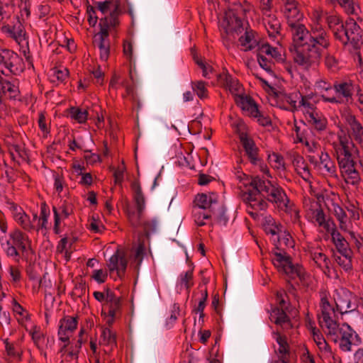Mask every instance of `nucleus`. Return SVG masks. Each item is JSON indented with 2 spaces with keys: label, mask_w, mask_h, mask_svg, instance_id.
Segmentation results:
<instances>
[{
  "label": "nucleus",
  "mask_w": 363,
  "mask_h": 363,
  "mask_svg": "<svg viewBox=\"0 0 363 363\" xmlns=\"http://www.w3.org/2000/svg\"><path fill=\"white\" fill-rule=\"evenodd\" d=\"M81 347L82 341L78 340L74 347L65 355V360L61 363H77L78 354Z\"/></svg>",
  "instance_id": "obj_56"
},
{
  "label": "nucleus",
  "mask_w": 363,
  "mask_h": 363,
  "mask_svg": "<svg viewBox=\"0 0 363 363\" xmlns=\"http://www.w3.org/2000/svg\"><path fill=\"white\" fill-rule=\"evenodd\" d=\"M77 318L65 316L60 320L58 336L59 340L63 342H68L72 333L77 329Z\"/></svg>",
  "instance_id": "obj_23"
},
{
  "label": "nucleus",
  "mask_w": 363,
  "mask_h": 363,
  "mask_svg": "<svg viewBox=\"0 0 363 363\" xmlns=\"http://www.w3.org/2000/svg\"><path fill=\"white\" fill-rule=\"evenodd\" d=\"M272 262L279 272L284 273L291 278L298 277L301 280L305 279L304 269L299 265H293L290 257L284 250H274L272 255Z\"/></svg>",
  "instance_id": "obj_9"
},
{
  "label": "nucleus",
  "mask_w": 363,
  "mask_h": 363,
  "mask_svg": "<svg viewBox=\"0 0 363 363\" xmlns=\"http://www.w3.org/2000/svg\"><path fill=\"white\" fill-rule=\"evenodd\" d=\"M268 161L271 167L278 171H284L285 169V162L284 157L275 152L269 155Z\"/></svg>",
  "instance_id": "obj_54"
},
{
  "label": "nucleus",
  "mask_w": 363,
  "mask_h": 363,
  "mask_svg": "<svg viewBox=\"0 0 363 363\" xmlns=\"http://www.w3.org/2000/svg\"><path fill=\"white\" fill-rule=\"evenodd\" d=\"M285 296L286 294L284 291L277 292L276 302L278 306L272 309L269 313L271 322L276 324L284 331H286L292 328L291 319L286 314L288 303L285 301Z\"/></svg>",
  "instance_id": "obj_11"
},
{
  "label": "nucleus",
  "mask_w": 363,
  "mask_h": 363,
  "mask_svg": "<svg viewBox=\"0 0 363 363\" xmlns=\"http://www.w3.org/2000/svg\"><path fill=\"white\" fill-rule=\"evenodd\" d=\"M299 128L296 126V137L298 142L303 143L306 147L308 151L311 153H317V155L321 154V152H323L321 150V146L319 143L313 140H309L298 133Z\"/></svg>",
  "instance_id": "obj_45"
},
{
  "label": "nucleus",
  "mask_w": 363,
  "mask_h": 363,
  "mask_svg": "<svg viewBox=\"0 0 363 363\" xmlns=\"http://www.w3.org/2000/svg\"><path fill=\"white\" fill-rule=\"evenodd\" d=\"M325 65L331 72H335L340 68V62L333 55L328 54L325 57Z\"/></svg>",
  "instance_id": "obj_60"
},
{
  "label": "nucleus",
  "mask_w": 363,
  "mask_h": 363,
  "mask_svg": "<svg viewBox=\"0 0 363 363\" xmlns=\"http://www.w3.org/2000/svg\"><path fill=\"white\" fill-rule=\"evenodd\" d=\"M18 94V87L0 76V99L5 96L11 99H16Z\"/></svg>",
  "instance_id": "obj_35"
},
{
  "label": "nucleus",
  "mask_w": 363,
  "mask_h": 363,
  "mask_svg": "<svg viewBox=\"0 0 363 363\" xmlns=\"http://www.w3.org/2000/svg\"><path fill=\"white\" fill-rule=\"evenodd\" d=\"M250 184L262 191L264 196H266L269 202L274 203L279 209L286 208L289 199L280 186L259 177H254Z\"/></svg>",
  "instance_id": "obj_7"
},
{
  "label": "nucleus",
  "mask_w": 363,
  "mask_h": 363,
  "mask_svg": "<svg viewBox=\"0 0 363 363\" xmlns=\"http://www.w3.org/2000/svg\"><path fill=\"white\" fill-rule=\"evenodd\" d=\"M106 307L108 308V318L106 320L107 324L112 325L114 319L120 313L121 308V299L119 296L115 295L113 292L108 290V296L106 298Z\"/></svg>",
  "instance_id": "obj_28"
},
{
  "label": "nucleus",
  "mask_w": 363,
  "mask_h": 363,
  "mask_svg": "<svg viewBox=\"0 0 363 363\" xmlns=\"http://www.w3.org/2000/svg\"><path fill=\"white\" fill-rule=\"evenodd\" d=\"M145 247L143 243H139L132 247L130 251L125 252L126 257L128 255L131 264H133L135 267H138L145 255Z\"/></svg>",
  "instance_id": "obj_38"
},
{
  "label": "nucleus",
  "mask_w": 363,
  "mask_h": 363,
  "mask_svg": "<svg viewBox=\"0 0 363 363\" xmlns=\"http://www.w3.org/2000/svg\"><path fill=\"white\" fill-rule=\"evenodd\" d=\"M331 211L336 219L339 222L340 228L345 232H352L350 230L352 224L351 220L346 214L344 209L338 204L333 203Z\"/></svg>",
  "instance_id": "obj_31"
},
{
  "label": "nucleus",
  "mask_w": 363,
  "mask_h": 363,
  "mask_svg": "<svg viewBox=\"0 0 363 363\" xmlns=\"http://www.w3.org/2000/svg\"><path fill=\"white\" fill-rule=\"evenodd\" d=\"M315 94L313 92L302 95L299 99L298 111L303 113L304 116L318 110L316 107Z\"/></svg>",
  "instance_id": "obj_32"
},
{
  "label": "nucleus",
  "mask_w": 363,
  "mask_h": 363,
  "mask_svg": "<svg viewBox=\"0 0 363 363\" xmlns=\"http://www.w3.org/2000/svg\"><path fill=\"white\" fill-rule=\"evenodd\" d=\"M13 311L21 325L25 324L29 320L28 313L15 300H13Z\"/></svg>",
  "instance_id": "obj_52"
},
{
  "label": "nucleus",
  "mask_w": 363,
  "mask_h": 363,
  "mask_svg": "<svg viewBox=\"0 0 363 363\" xmlns=\"http://www.w3.org/2000/svg\"><path fill=\"white\" fill-rule=\"evenodd\" d=\"M306 208V218L315 223L320 228H322L325 232L330 231L335 225L332 219L328 218L319 203L313 201H306L304 202Z\"/></svg>",
  "instance_id": "obj_12"
},
{
  "label": "nucleus",
  "mask_w": 363,
  "mask_h": 363,
  "mask_svg": "<svg viewBox=\"0 0 363 363\" xmlns=\"http://www.w3.org/2000/svg\"><path fill=\"white\" fill-rule=\"evenodd\" d=\"M239 138L245 152L250 162L254 164H258L259 162V149L254 140L245 133H240Z\"/></svg>",
  "instance_id": "obj_26"
},
{
  "label": "nucleus",
  "mask_w": 363,
  "mask_h": 363,
  "mask_svg": "<svg viewBox=\"0 0 363 363\" xmlns=\"http://www.w3.org/2000/svg\"><path fill=\"white\" fill-rule=\"evenodd\" d=\"M99 345L110 347L111 349L116 346V333L108 328H102L99 338Z\"/></svg>",
  "instance_id": "obj_44"
},
{
  "label": "nucleus",
  "mask_w": 363,
  "mask_h": 363,
  "mask_svg": "<svg viewBox=\"0 0 363 363\" xmlns=\"http://www.w3.org/2000/svg\"><path fill=\"white\" fill-rule=\"evenodd\" d=\"M354 86L351 82H341L333 84L331 94L323 96V101L332 104H348L353 101Z\"/></svg>",
  "instance_id": "obj_10"
},
{
  "label": "nucleus",
  "mask_w": 363,
  "mask_h": 363,
  "mask_svg": "<svg viewBox=\"0 0 363 363\" xmlns=\"http://www.w3.org/2000/svg\"><path fill=\"white\" fill-rule=\"evenodd\" d=\"M306 251L313 259L314 263L324 272L329 271L330 261L329 258L323 253V250L318 247V244H308L306 247Z\"/></svg>",
  "instance_id": "obj_22"
},
{
  "label": "nucleus",
  "mask_w": 363,
  "mask_h": 363,
  "mask_svg": "<svg viewBox=\"0 0 363 363\" xmlns=\"http://www.w3.org/2000/svg\"><path fill=\"white\" fill-rule=\"evenodd\" d=\"M218 82L220 86L228 90L234 96V100L238 96H242V87L238 80L228 73H223L218 76Z\"/></svg>",
  "instance_id": "obj_24"
},
{
  "label": "nucleus",
  "mask_w": 363,
  "mask_h": 363,
  "mask_svg": "<svg viewBox=\"0 0 363 363\" xmlns=\"http://www.w3.org/2000/svg\"><path fill=\"white\" fill-rule=\"evenodd\" d=\"M323 18V11L321 9L318 8V9H313V11H312V13L311 14V19L312 21V24L311 25L310 28H314L315 26H317V27L319 26L320 28L323 31H325V30L324 29V28L322 26Z\"/></svg>",
  "instance_id": "obj_57"
},
{
  "label": "nucleus",
  "mask_w": 363,
  "mask_h": 363,
  "mask_svg": "<svg viewBox=\"0 0 363 363\" xmlns=\"http://www.w3.org/2000/svg\"><path fill=\"white\" fill-rule=\"evenodd\" d=\"M264 228L266 233L272 235V241L277 238V236L282 233V229L284 228L281 225L277 223L274 218L270 216L266 218Z\"/></svg>",
  "instance_id": "obj_43"
},
{
  "label": "nucleus",
  "mask_w": 363,
  "mask_h": 363,
  "mask_svg": "<svg viewBox=\"0 0 363 363\" xmlns=\"http://www.w3.org/2000/svg\"><path fill=\"white\" fill-rule=\"evenodd\" d=\"M315 90L320 93V98L323 100V96L325 94H331L333 92V84L325 79H318L314 84Z\"/></svg>",
  "instance_id": "obj_53"
},
{
  "label": "nucleus",
  "mask_w": 363,
  "mask_h": 363,
  "mask_svg": "<svg viewBox=\"0 0 363 363\" xmlns=\"http://www.w3.org/2000/svg\"><path fill=\"white\" fill-rule=\"evenodd\" d=\"M194 60L197 65L201 69L203 77L207 79L211 78L213 75V68L212 66L198 57H194Z\"/></svg>",
  "instance_id": "obj_58"
},
{
  "label": "nucleus",
  "mask_w": 363,
  "mask_h": 363,
  "mask_svg": "<svg viewBox=\"0 0 363 363\" xmlns=\"http://www.w3.org/2000/svg\"><path fill=\"white\" fill-rule=\"evenodd\" d=\"M326 21L328 23V27L333 32L334 36L335 37V30L342 29L341 26H343L344 24L340 21V18L336 15H330L327 16Z\"/></svg>",
  "instance_id": "obj_62"
},
{
  "label": "nucleus",
  "mask_w": 363,
  "mask_h": 363,
  "mask_svg": "<svg viewBox=\"0 0 363 363\" xmlns=\"http://www.w3.org/2000/svg\"><path fill=\"white\" fill-rule=\"evenodd\" d=\"M352 252L350 253H340L335 255V262L346 272H350L352 270Z\"/></svg>",
  "instance_id": "obj_48"
},
{
  "label": "nucleus",
  "mask_w": 363,
  "mask_h": 363,
  "mask_svg": "<svg viewBox=\"0 0 363 363\" xmlns=\"http://www.w3.org/2000/svg\"><path fill=\"white\" fill-rule=\"evenodd\" d=\"M352 294L346 289L341 288L335 291L333 301L336 306V309L334 308L336 316L337 313L344 314L354 309L352 304Z\"/></svg>",
  "instance_id": "obj_19"
},
{
  "label": "nucleus",
  "mask_w": 363,
  "mask_h": 363,
  "mask_svg": "<svg viewBox=\"0 0 363 363\" xmlns=\"http://www.w3.org/2000/svg\"><path fill=\"white\" fill-rule=\"evenodd\" d=\"M69 114L72 119L79 123H84L88 118V111L79 107H71L69 110Z\"/></svg>",
  "instance_id": "obj_51"
},
{
  "label": "nucleus",
  "mask_w": 363,
  "mask_h": 363,
  "mask_svg": "<svg viewBox=\"0 0 363 363\" xmlns=\"http://www.w3.org/2000/svg\"><path fill=\"white\" fill-rule=\"evenodd\" d=\"M50 208L45 203H43L40 205V216H38V219L35 223V225L36 226L35 231H39L40 230H48V219L50 217Z\"/></svg>",
  "instance_id": "obj_42"
},
{
  "label": "nucleus",
  "mask_w": 363,
  "mask_h": 363,
  "mask_svg": "<svg viewBox=\"0 0 363 363\" xmlns=\"http://www.w3.org/2000/svg\"><path fill=\"white\" fill-rule=\"evenodd\" d=\"M6 256L18 262L20 259L32 262L35 259V250L29 236L16 228L9 233L5 243L2 244Z\"/></svg>",
  "instance_id": "obj_5"
},
{
  "label": "nucleus",
  "mask_w": 363,
  "mask_h": 363,
  "mask_svg": "<svg viewBox=\"0 0 363 363\" xmlns=\"http://www.w3.org/2000/svg\"><path fill=\"white\" fill-rule=\"evenodd\" d=\"M18 56L13 51L4 49L0 51V67L5 68L9 72H13V67Z\"/></svg>",
  "instance_id": "obj_37"
},
{
  "label": "nucleus",
  "mask_w": 363,
  "mask_h": 363,
  "mask_svg": "<svg viewBox=\"0 0 363 363\" xmlns=\"http://www.w3.org/2000/svg\"><path fill=\"white\" fill-rule=\"evenodd\" d=\"M253 6L244 1L243 3H239L234 5L225 13V21L227 23L229 30H237L242 26L241 16H247L251 12L254 11Z\"/></svg>",
  "instance_id": "obj_14"
},
{
  "label": "nucleus",
  "mask_w": 363,
  "mask_h": 363,
  "mask_svg": "<svg viewBox=\"0 0 363 363\" xmlns=\"http://www.w3.org/2000/svg\"><path fill=\"white\" fill-rule=\"evenodd\" d=\"M293 45L294 60L305 69L318 65L323 50L330 46V35L320 27H306L298 22H290Z\"/></svg>",
  "instance_id": "obj_1"
},
{
  "label": "nucleus",
  "mask_w": 363,
  "mask_h": 363,
  "mask_svg": "<svg viewBox=\"0 0 363 363\" xmlns=\"http://www.w3.org/2000/svg\"><path fill=\"white\" fill-rule=\"evenodd\" d=\"M263 24L268 33V35L269 38L274 40L279 35V30L281 28L280 22L275 16L271 15L270 13L263 14Z\"/></svg>",
  "instance_id": "obj_30"
},
{
  "label": "nucleus",
  "mask_w": 363,
  "mask_h": 363,
  "mask_svg": "<svg viewBox=\"0 0 363 363\" xmlns=\"http://www.w3.org/2000/svg\"><path fill=\"white\" fill-rule=\"evenodd\" d=\"M57 214L65 220L72 213V205L64 201L58 208H57Z\"/></svg>",
  "instance_id": "obj_64"
},
{
  "label": "nucleus",
  "mask_w": 363,
  "mask_h": 363,
  "mask_svg": "<svg viewBox=\"0 0 363 363\" xmlns=\"http://www.w3.org/2000/svg\"><path fill=\"white\" fill-rule=\"evenodd\" d=\"M320 311L319 322L323 330L340 350L345 352H350L353 346L360 344L358 334L348 324L337 323L334 307L325 293L320 294Z\"/></svg>",
  "instance_id": "obj_2"
},
{
  "label": "nucleus",
  "mask_w": 363,
  "mask_h": 363,
  "mask_svg": "<svg viewBox=\"0 0 363 363\" xmlns=\"http://www.w3.org/2000/svg\"><path fill=\"white\" fill-rule=\"evenodd\" d=\"M352 147V142L345 135H338L337 140L333 143L334 154L344 181L347 185L357 189L361 183V177L351 153Z\"/></svg>",
  "instance_id": "obj_3"
},
{
  "label": "nucleus",
  "mask_w": 363,
  "mask_h": 363,
  "mask_svg": "<svg viewBox=\"0 0 363 363\" xmlns=\"http://www.w3.org/2000/svg\"><path fill=\"white\" fill-rule=\"evenodd\" d=\"M327 233H330L333 243L335 244L337 252L340 253H350L352 250L348 247V243L344 237L337 230L336 226Z\"/></svg>",
  "instance_id": "obj_39"
},
{
  "label": "nucleus",
  "mask_w": 363,
  "mask_h": 363,
  "mask_svg": "<svg viewBox=\"0 0 363 363\" xmlns=\"http://www.w3.org/2000/svg\"><path fill=\"white\" fill-rule=\"evenodd\" d=\"M241 50L248 51L257 47V61L259 66L268 73H272L274 61L282 60V48L273 47L269 43H258L257 36L252 30H246L239 38Z\"/></svg>",
  "instance_id": "obj_4"
},
{
  "label": "nucleus",
  "mask_w": 363,
  "mask_h": 363,
  "mask_svg": "<svg viewBox=\"0 0 363 363\" xmlns=\"http://www.w3.org/2000/svg\"><path fill=\"white\" fill-rule=\"evenodd\" d=\"M272 242L277 250H284V247H293L291 236L284 228L282 229V233L279 234L277 238H275V240Z\"/></svg>",
  "instance_id": "obj_46"
},
{
  "label": "nucleus",
  "mask_w": 363,
  "mask_h": 363,
  "mask_svg": "<svg viewBox=\"0 0 363 363\" xmlns=\"http://www.w3.org/2000/svg\"><path fill=\"white\" fill-rule=\"evenodd\" d=\"M97 9L104 17L101 18L100 27L115 28L119 24L118 16L121 13L118 1L106 0L96 3Z\"/></svg>",
  "instance_id": "obj_13"
},
{
  "label": "nucleus",
  "mask_w": 363,
  "mask_h": 363,
  "mask_svg": "<svg viewBox=\"0 0 363 363\" xmlns=\"http://www.w3.org/2000/svg\"><path fill=\"white\" fill-rule=\"evenodd\" d=\"M305 119L311 126L317 130H323L327 127V118L318 110L306 115Z\"/></svg>",
  "instance_id": "obj_33"
},
{
  "label": "nucleus",
  "mask_w": 363,
  "mask_h": 363,
  "mask_svg": "<svg viewBox=\"0 0 363 363\" xmlns=\"http://www.w3.org/2000/svg\"><path fill=\"white\" fill-rule=\"evenodd\" d=\"M127 264L125 252L122 249H118L109 258L107 262V267L111 273L116 272L117 277L121 279L125 274Z\"/></svg>",
  "instance_id": "obj_20"
},
{
  "label": "nucleus",
  "mask_w": 363,
  "mask_h": 363,
  "mask_svg": "<svg viewBox=\"0 0 363 363\" xmlns=\"http://www.w3.org/2000/svg\"><path fill=\"white\" fill-rule=\"evenodd\" d=\"M193 284V270L190 269L180 274L177 279L176 287L179 291L185 289L189 293Z\"/></svg>",
  "instance_id": "obj_41"
},
{
  "label": "nucleus",
  "mask_w": 363,
  "mask_h": 363,
  "mask_svg": "<svg viewBox=\"0 0 363 363\" xmlns=\"http://www.w3.org/2000/svg\"><path fill=\"white\" fill-rule=\"evenodd\" d=\"M9 209L11 211L12 216L15 221L20 225L24 230L27 232H32L36 230L35 223L38 219V213L33 212L32 214V219L23 208L14 203H9Z\"/></svg>",
  "instance_id": "obj_17"
},
{
  "label": "nucleus",
  "mask_w": 363,
  "mask_h": 363,
  "mask_svg": "<svg viewBox=\"0 0 363 363\" xmlns=\"http://www.w3.org/2000/svg\"><path fill=\"white\" fill-rule=\"evenodd\" d=\"M281 211H283L289 214L294 223H298L299 225L301 224L299 221V210L293 203L290 202V201H289L288 203H286V208H281Z\"/></svg>",
  "instance_id": "obj_59"
},
{
  "label": "nucleus",
  "mask_w": 363,
  "mask_h": 363,
  "mask_svg": "<svg viewBox=\"0 0 363 363\" xmlns=\"http://www.w3.org/2000/svg\"><path fill=\"white\" fill-rule=\"evenodd\" d=\"M12 6L4 0H0V23H5L11 18Z\"/></svg>",
  "instance_id": "obj_55"
},
{
  "label": "nucleus",
  "mask_w": 363,
  "mask_h": 363,
  "mask_svg": "<svg viewBox=\"0 0 363 363\" xmlns=\"http://www.w3.org/2000/svg\"><path fill=\"white\" fill-rule=\"evenodd\" d=\"M252 189L244 195V200L247 207V211L253 218L258 215V212L264 211L267 207V201L262 198L263 193L258 188L252 186Z\"/></svg>",
  "instance_id": "obj_16"
},
{
  "label": "nucleus",
  "mask_w": 363,
  "mask_h": 363,
  "mask_svg": "<svg viewBox=\"0 0 363 363\" xmlns=\"http://www.w3.org/2000/svg\"><path fill=\"white\" fill-rule=\"evenodd\" d=\"M194 207L212 213L218 205V195L214 192L199 194L194 199Z\"/></svg>",
  "instance_id": "obj_25"
},
{
  "label": "nucleus",
  "mask_w": 363,
  "mask_h": 363,
  "mask_svg": "<svg viewBox=\"0 0 363 363\" xmlns=\"http://www.w3.org/2000/svg\"><path fill=\"white\" fill-rule=\"evenodd\" d=\"M235 104L241 108L244 114L257 119V121L262 126H267L271 123L269 117L262 114L256 102L249 96L243 94L235 98Z\"/></svg>",
  "instance_id": "obj_15"
},
{
  "label": "nucleus",
  "mask_w": 363,
  "mask_h": 363,
  "mask_svg": "<svg viewBox=\"0 0 363 363\" xmlns=\"http://www.w3.org/2000/svg\"><path fill=\"white\" fill-rule=\"evenodd\" d=\"M293 164L296 172L301 177V178L305 181H309L311 179V173L307 164L303 160V158L301 156H297L294 158Z\"/></svg>",
  "instance_id": "obj_47"
},
{
  "label": "nucleus",
  "mask_w": 363,
  "mask_h": 363,
  "mask_svg": "<svg viewBox=\"0 0 363 363\" xmlns=\"http://www.w3.org/2000/svg\"><path fill=\"white\" fill-rule=\"evenodd\" d=\"M272 337L277 342L278 348L277 353L278 360L281 363H290V348L286 336L281 335L279 332H273Z\"/></svg>",
  "instance_id": "obj_27"
},
{
  "label": "nucleus",
  "mask_w": 363,
  "mask_h": 363,
  "mask_svg": "<svg viewBox=\"0 0 363 363\" xmlns=\"http://www.w3.org/2000/svg\"><path fill=\"white\" fill-rule=\"evenodd\" d=\"M283 13L288 20V25L290 22H298L302 18L303 15L300 13L295 0H283Z\"/></svg>",
  "instance_id": "obj_29"
},
{
  "label": "nucleus",
  "mask_w": 363,
  "mask_h": 363,
  "mask_svg": "<svg viewBox=\"0 0 363 363\" xmlns=\"http://www.w3.org/2000/svg\"><path fill=\"white\" fill-rule=\"evenodd\" d=\"M132 189L134 191V200L137 206V210L128 209L127 215L128 220L133 227L143 225L145 230L148 231L149 221L143 220V212L145 208V199L142 191V188L138 182H134L132 184Z\"/></svg>",
  "instance_id": "obj_8"
},
{
  "label": "nucleus",
  "mask_w": 363,
  "mask_h": 363,
  "mask_svg": "<svg viewBox=\"0 0 363 363\" xmlns=\"http://www.w3.org/2000/svg\"><path fill=\"white\" fill-rule=\"evenodd\" d=\"M301 98V94L299 92H294L284 96V101L286 103L283 108L290 111H298L299 99Z\"/></svg>",
  "instance_id": "obj_50"
},
{
  "label": "nucleus",
  "mask_w": 363,
  "mask_h": 363,
  "mask_svg": "<svg viewBox=\"0 0 363 363\" xmlns=\"http://www.w3.org/2000/svg\"><path fill=\"white\" fill-rule=\"evenodd\" d=\"M342 29L335 30V38L344 45L352 47L354 52V60L359 65H362V60L359 50L363 44L361 28L357 23L352 18L346 21Z\"/></svg>",
  "instance_id": "obj_6"
},
{
  "label": "nucleus",
  "mask_w": 363,
  "mask_h": 363,
  "mask_svg": "<svg viewBox=\"0 0 363 363\" xmlns=\"http://www.w3.org/2000/svg\"><path fill=\"white\" fill-rule=\"evenodd\" d=\"M1 30L9 37L14 39L18 44L25 40V31L22 24L19 21H17L13 26L9 24L4 25L1 28Z\"/></svg>",
  "instance_id": "obj_34"
},
{
  "label": "nucleus",
  "mask_w": 363,
  "mask_h": 363,
  "mask_svg": "<svg viewBox=\"0 0 363 363\" xmlns=\"http://www.w3.org/2000/svg\"><path fill=\"white\" fill-rule=\"evenodd\" d=\"M108 28L101 27L100 31L94 37V44L99 50L100 59L106 61L110 53Z\"/></svg>",
  "instance_id": "obj_21"
},
{
  "label": "nucleus",
  "mask_w": 363,
  "mask_h": 363,
  "mask_svg": "<svg viewBox=\"0 0 363 363\" xmlns=\"http://www.w3.org/2000/svg\"><path fill=\"white\" fill-rule=\"evenodd\" d=\"M194 91L196 92L200 99H204L208 96V91L206 84L202 81H198L192 84Z\"/></svg>",
  "instance_id": "obj_63"
},
{
  "label": "nucleus",
  "mask_w": 363,
  "mask_h": 363,
  "mask_svg": "<svg viewBox=\"0 0 363 363\" xmlns=\"http://www.w3.org/2000/svg\"><path fill=\"white\" fill-rule=\"evenodd\" d=\"M114 182L116 184L121 185L124 179V173L126 171V167L123 161L117 168L113 167Z\"/></svg>",
  "instance_id": "obj_61"
},
{
  "label": "nucleus",
  "mask_w": 363,
  "mask_h": 363,
  "mask_svg": "<svg viewBox=\"0 0 363 363\" xmlns=\"http://www.w3.org/2000/svg\"><path fill=\"white\" fill-rule=\"evenodd\" d=\"M5 350L9 360L19 362L21 360L23 350L18 342L4 341Z\"/></svg>",
  "instance_id": "obj_40"
},
{
  "label": "nucleus",
  "mask_w": 363,
  "mask_h": 363,
  "mask_svg": "<svg viewBox=\"0 0 363 363\" xmlns=\"http://www.w3.org/2000/svg\"><path fill=\"white\" fill-rule=\"evenodd\" d=\"M319 161L314 156H309V161L313 164L314 168L325 176L335 177L337 168L335 162L327 152H321L318 155Z\"/></svg>",
  "instance_id": "obj_18"
},
{
  "label": "nucleus",
  "mask_w": 363,
  "mask_h": 363,
  "mask_svg": "<svg viewBox=\"0 0 363 363\" xmlns=\"http://www.w3.org/2000/svg\"><path fill=\"white\" fill-rule=\"evenodd\" d=\"M192 213L194 222L199 226L206 225L211 216V212L205 211L201 208L194 207Z\"/></svg>",
  "instance_id": "obj_49"
},
{
  "label": "nucleus",
  "mask_w": 363,
  "mask_h": 363,
  "mask_svg": "<svg viewBox=\"0 0 363 363\" xmlns=\"http://www.w3.org/2000/svg\"><path fill=\"white\" fill-rule=\"evenodd\" d=\"M347 122L354 140L363 147V125L354 116H347Z\"/></svg>",
  "instance_id": "obj_36"
}]
</instances>
